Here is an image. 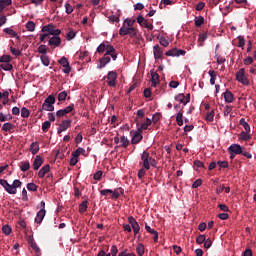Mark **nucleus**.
Segmentation results:
<instances>
[{
	"mask_svg": "<svg viewBox=\"0 0 256 256\" xmlns=\"http://www.w3.org/2000/svg\"><path fill=\"white\" fill-rule=\"evenodd\" d=\"M43 165V157L37 155L33 161L32 167L34 171H39V168Z\"/></svg>",
	"mask_w": 256,
	"mask_h": 256,
	"instance_id": "nucleus-13",
	"label": "nucleus"
},
{
	"mask_svg": "<svg viewBox=\"0 0 256 256\" xmlns=\"http://www.w3.org/2000/svg\"><path fill=\"white\" fill-rule=\"evenodd\" d=\"M106 80V83L109 87H116L117 86V72L110 71L108 72L107 76L104 77Z\"/></svg>",
	"mask_w": 256,
	"mask_h": 256,
	"instance_id": "nucleus-4",
	"label": "nucleus"
},
{
	"mask_svg": "<svg viewBox=\"0 0 256 256\" xmlns=\"http://www.w3.org/2000/svg\"><path fill=\"white\" fill-rule=\"evenodd\" d=\"M120 143L121 147H124V149H127V147H129V139L125 136L120 137Z\"/></svg>",
	"mask_w": 256,
	"mask_h": 256,
	"instance_id": "nucleus-33",
	"label": "nucleus"
},
{
	"mask_svg": "<svg viewBox=\"0 0 256 256\" xmlns=\"http://www.w3.org/2000/svg\"><path fill=\"white\" fill-rule=\"evenodd\" d=\"M26 29H27V31H30V32L35 31V22H33V21L27 22Z\"/></svg>",
	"mask_w": 256,
	"mask_h": 256,
	"instance_id": "nucleus-42",
	"label": "nucleus"
},
{
	"mask_svg": "<svg viewBox=\"0 0 256 256\" xmlns=\"http://www.w3.org/2000/svg\"><path fill=\"white\" fill-rule=\"evenodd\" d=\"M23 185V182L21 180H14L13 184L10 185V188L8 189L9 195H17V189L18 187H21Z\"/></svg>",
	"mask_w": 256,
	"mask_h": 256,
	"instance_id": "nucleus-10",
	"label": "nucleus"
},
{
	"mask_svg": "<svg viewBox=\"0 0 256 256\" xmlns=\"http://www.w3.org/2000/svg\"><path fill=\"white\" fill-rule=\"evenodd\" d=\"M13 119V116L11 114H4L3 112H0V121L1 123H5V121H11Z\"/></svg>",
	"mask_w": 256,
	"mask_h": 256,
	"instance_id": "nucleus-26",
	"label": "nucleus"
},
{
	"mask_svg": "<svg viewBox=\"0 0 256 256\" xmlns=\"http://www.w3.org/2000/svg\"><path fill=\"white\" fill-rule=\"evenodd\" d=\"M143 131L139 130L134 132V135L132 137L131 143L132 145H137L138 143H141V141L143 140Z\"/></svg>",
	"mask_w": 256,
	"mask_h": 256,
	"instance_id": "nucleus-11",
	"label": "nucleus"
},
{
	"mask_svg": "<svg viewBox=\"0 0 256 256\" xmlns=\"http://www.w3.org/2000/svg\"><path fill=\"white\" fill-rule=\"evenodd\" d=\"M128 222L129 225H131L134 235H137L139 233V231H141V227L139 226V223L137 222V220H135L133 218V216H129L128 217Z\"/></svg>",
	"mask_w": 256,
	"mask_h": 256,
	"instance_id": "nucleus-9",
	"label": "nucleus"
},
{
	"mask_svg": "<svg viewBox=\"0 0 256 256\" xmlns=\"http://www.w3.org/2000/svg\"><path fill=\"white\" fill-rule=\"evenodd\" d=\"M159 43L162 47H169V40L163 36L159 38Z\"/></svg>",
	"mask_w": 256,
	"mask_h": 256,
	"instance_id": "nucleus-44",
	"label": "nucleus"
},
{
	"mask_svg": "<svg viewBox=\"0 0 256 256\" xmlns=\"http://www.w3.org/2000/svg\"><path fill=\"white\" fill-rule=\"evenodd\" d=\"M12 129H15V125L9 122L4 123L2 126V131L9 132L12 131Z\"/></svg>",
	"mask_w": 256,
	"mask_h": 256,
	"instance_id": "nucleus-28",
	"label": "nucleus"
},
{
	"mask_svg": "<svg viewBox=\"0 0 256 256\" xmlns=\"http://www.w3.org/2000/svg\"><path fill=\"white\" fill-rule=\"evenodd\" d=\"M145 175H147V169H145V167L141 168L138 171V179H143V177H145Z\"/></svg>",
	"mask_w": 256,
	"mask_h": 256,
	"instance_id": "nucleus-50",
	"label": "nucleus"
},
{
	"mask_svg": "<svg viewBox=\"0 0 256 256\" xmlns=\"http://www.w3.org/2000/svg\"><path fill=\"white\" fill-rule=\"evenodd\" d=\"M229 153H234L235 155H243V157H246L247 159H253V155L247 151H245V148H243L239 144H232L228 148Z\"/></svg>",
	"mask_w": 256,
	"mask_h": 256,
	"instance_id": "nucleus-1",
	"label": "nucleus"
},
{
	"mask_svg": "<svg viewBox=\"0 0 256 256\" xmlns=\"http://www.w3.org/2000/svg\"><path fill=\"white\" fill-rule=\"evenodd\" d=\"M137 33H139V29L135 27H128L127 24H123L119 30V35H121V37L129 35L131 39H135L137 37Z\"/></svg>",
	"mask_w": 256,
	"mask_h": 256,
	"instance_id": "nucleus-2",
	"label": "nucleus"
},
{
	"mask_svg": "<svg viewBox=\"0 0 256 256\" xmlns=\"http://www.w3.org/2000/svg\"><path fill=\"white\" fill-rule=\"evenodd\" d=\"M136 251L139 256L145 255V246L143 244H138Z\"/></svg>",
	"mask_w": 256,
	"mask_h": 256,
	"instance_id": "nucleus-40",
	"label": "nucleus"
},
{
	"mask_svg": "<svg viewBox=\"0 0 256 256\" xmlns=\"http://www.w3.org/2000/svg\"><path fill=\"white\" fill-rule=\"evenodd\" d=\"M211 245H213V242L211 241V238H206L204 241V247L205 249H211Z\"/></svg>",
	"mask_w": 256,
	"mask_h": 256,
	"instance_id": "nucleus-59",
	"label": "nucleus"
},
{
	"mask_svg": "<svg viewBox=\"0 0 256 256\" xmlns=\"http://www.w3.org/2000/svg\"><path fill=\"white\" fill-rule=\"evenodd\" d=\"M0 63H11V56L10 55L1 56Z\"/></svg>",
	"mask_w": 256,
	"mask_h": 256,
	"instance_id": "nucleus-49",
	"label": "nucleus"
},
{
	"mask_svg": "<svg viewBox=\"0 0 256 256\" xmlns=\"http://www.w3.org/2000/svg\"><path fill=\"white\" fill-rule=\"evenodd\" d=\"M30 153L37 155L39 153V142H32L30 145Z\"/></svg>",
	"mask_w": 256,
	"mask_h": 256,
	"instance_id": "nucleus-18",
	"label": "nucleus"
},
{
	"mask_svg": "<svg viewBox=\"0 0 256 256\" xmlns=\"http://www.w3.org/2000/svg\"><path fill=\"white\" fill-rule=\"evenodd\" d=\"M65 9L67 15H71V13H73V6H71L69 3L65 4Z\"/></svg>",
	"mask_w": 256,
	"mask_h": 256,
	"instance_id": "nucleus-61",
	"label": "nucleus"
},
{
	"mask_svg": "<svg viewBox=\"0 0 256 256\" xmlns=\"http://www.w3.org/2000/svg\"><path fill=\"white\" fill-rule=\"evenodd\" d=\"M214 117H215V111L212 110L211 112H208V113L206 114V121H208L209 123H211V121H213Z\"/></svg>",
	"mask_w": 256,
	"mask_h": 256,
	"instance_id": "nucleus-46",
	"label": "nucleus"
},
{
	"mask_svg": "<svg viewBox=\"0 0 256 256\" xmlns=\"http://www.w3.org/2000/svg\"><path fill=\"white\" fill-rule=\"evenodd\" d=\"M224 99H225L226 103H233V101H234L233 92L227 90L224 93Z\"/></svg>",
	"mask_w": 256,
	"mask_h": 256,
	"instance_id": "nucleus-22",
	"label": "nucleus"
},
{
	"mask_svg": "<svg viewBox=\"0 0 256 256\" xmlns=\"http://www.w3.org/2000/svg\"><path fill=\"white\" fill-rule=\"evenodd\" d=\"M113 193V190L111 189H103L100 191V195L104 196V197H107V195Z\"/></svg>",
	"mask_w": 256,
	"mask_h": 256,
	"instance_id": "nucleus-63",
	"label": "nucleus"
},
{
	"mask_svg": "<svg viewBox=\"0 0 256 256\" xmlns=\"http://www.w3.org/2000/svg\"><path fill=\"white\" fill-rule=\"evenodd\" d=\"M29 115H31V112L29 111V109H27L26 107H23L21 109V117H23V119H27Z\"/></svg>",
	"mask_w": 256,
	"mask_h": 256,
	"instance_id": "nucleus-39",
	"label": "nucleus"
},
{
	"mask_svg": "<svg viewBox=\"0 0 256 256\" xmlns=\"http://www.w3.org/2000/svg\"><path fill=\"white\" fill-rule=\"evenodd\" d=\"M203 185V180L197 179L193 184H192V189H197Z\"/></svg>",
	"mask_w": 256,
	"mask_h": 256,
	"instance_id": "nucleus-52",
	"label": "nucleus"
},
{
	"mask_svg": "<svg viewBox=\"0 0 256 256\" xmlns=\"http://www.w3.org/2000/svg\"><path fill=\"white\" fill-rule=\"evenodd\" d=\"M141 161L144 169L149 171V169H151V166L149 165V162L151 161V154H149L147 150L143 151V153L141 154Z\"/></svg>",
	"mask_w": 256,
	"mask_h": 256,
	"instance_id": "nucleus-5",
	"label": "nucleus"
},
{
	"mask_svg": "<svg viewBox=\"0 0 256 256\" xmlns=\"http://www.w3.org/2000/svg\"><path fill=\"white\" fill-rule=\"evenodd\" d=\"M151 123H153V121L149 118H146V122L142 123L138 129L140 131H145L147 130V127L151 126Z\"/></svg>",
	"mask_w": 256,
	"mask_h": 256,
	"instance_id": "nucleus-27",
	"label": "nucleus"
},
{
	"mask_svg": "<svg viewBox=\"0 0 256 256\" xmlns=\"http://www.w3.org/2000/svg\"><path fill=\"white\" fill-rule=\"evenodd\" d=\"M88 201L87 200H85V201H83L80 205H79V213H86V211H87V205H88Z\"/></svg>",
	"mask_w": 256,
	"mask_h": 256,
	"instance_id": "nucleus-35",
	"label": "nucleus"
},
{
	"mask_svg": "<svg viewBox=\"0 0 256 256\" xmlns=\"http://www.w3.org/2000/svg\"><path fill=\"white\" fill-rule=\"evenodd\" d=\"M83 153H85V149L80 147L77 150L72 152V157H80L81 155H83Z\"/></svg>",
	"mask_w": 256,
	"mask_h": 256,
	"instance_id": "nucleus-38",
	"label": "nucleus"
},
{
	"mask_svg": "<svg viewBox=\"0 0 256 256\" xmlns=\"http://www.w3.org/2000/svg\"><path fill=\"white\" fill-rule=\"evenodd\" d=\"M112 53H115V48L112 45L106 44L105 55H111Z\"/></svg>",
	"mask_w": 256,
	"mask_h": 256,
	"instance_id": "nucleus-48",
	"label": "nucleus"
},
{
	"mask_svg": "<svg viewBox=\"0 0 256 256\" xmlns=\"http://www.w3.org/2000/svg\"><path fill=\"white\" fill-rule=\"evenodd\" d=\"M11 231V226L7 224L2 227V232L4 233V235H11Z\"/></svg>",
	"mask_w": 256,
	"mask_h": 256,
	"instance_id": "nucleus-45",
	"label": "nucleus"
},
{
	"mask_svg": "<svg viewBox=\"0 0 256 256\" xmlns=\"http://www.w3.org/2000/svg\"><path fill=\"white\" fill-rule=\"evenodd\" d=\"M176 122L179 127H183V112L180 111L176 114Z\"/></svg>",
	"mask_w": 256,
	"mask_h": 256,
	"instance_id": "nucleus-29",
	"label": "nucleus"
},
{
	"mask_svg": "<svg viewBox=\"0 0 256 256\" xmlns=\"http://www.w3.org/2000/svg\"><path fill=\"white\" fill-rule=\"evenodd\" d=\"M48 44L50 47H59L61 45V37L53 36L49 39Z\"/></svg>",
	"mask_w": 256,
	"mask_h": 256,
	"instance_id": "nucleus-15",
	"label": "nucleus"
},
{
	"mask_svg": "<svg viewBox=\"0 0 256 256\" xmlns=\"http://www.w3.org/2000/svg\"><path fill=\"white\" fill-rule=\"evenodd\" d=\"M208 75H210V85H215V81L217 80V74L215 73V71L210 70L208 72Z\"/></svg>",
	"mask_w": 256,
	"mask_h": 256,
	"instance_id": "nucleus-31",
	"label": "nucleus"
},
{
	"mask_svg": "<svg viewBox=\"0 0 256 256\" xmlns=\"http://www.w3.org/2000/svg\"><path fill=\"white\" fill-rule=\"evenodd\" d=\"M236 80L239 83H242V85H249V79H247V77H245V68L240 69L236 73Z\"/></svg>",
	"mask_w": 256,
	"mask_h": 256,
	"instance_id": "nucleus-6",
	"label": "nucleus"
},
{
	"mask_svg": "<svg viewBox=\"0 0 256 256\" xmlns=\"http://www.w3.org/2000/svg\"><path fill=\"white\" fill-rule=\"evenodd\" d=\"M50 171H51V165L49 164L44 165L38 172L39 179H43V177H45V175H47V173H49Z\"/></svg>",
	"mask_w": 256,
	"mask_h": 256,
	"instance_id": "nucleus-14",
	"label": "nucleus"
},
{
	"mask_svg": "<svg viewBox=\"0 0 256 256\" xmlns=\"http://www.w3.org/2000/svg\"><path fill=\"white\" fill-rule=\"evenodd\" d=\"M46 213L47 211L45 210H40L37 212V215L35 218V223H37V225H41V223H43V219H45Z\"/></svg>",
	"mask_w": 256,
	"mask_h": 256,
	"instance_id": "nucleus-17",
	"label": "nucleus"
},
{
	"mask_svg": "<svg viewBox=\"0 0 256 256\" xmlns=\"http://www.w3.org/2000/svg\"><path fill=\"white\" fill-rule=\"evenodd\" d=\"M207 238L205 237V235L200 234L197 238H196V243H198V245H203V243H205V240Z\"/></svg>",
	"mask_w": 256,
	"mask_h": 256,
	"instance_id": "nucleus-47",
	"label": "nucleus"
},
{
	"mask_svg": "<svg viewBox=\"0 0 256 256\" xmlns=\"http://www.w3.org/2000/svg\"><path fill=\"white\" fill-rule=\"evenodd\" d=\"M239 141H249L251 140V136L249 134V132H245L242 131L239 135H238Z\"/></svg>",
	"mask_w": 256,
	"mask_h": 256,
	"instance_id": "nucleus-21",
	"label": "nucleus"
},
{
	"mask_svg": "<svg viewBox=\"0 0 256 256\" xmlns=\"http://www.w3.org/2000/svg\"><path fill=\"white\" fill-rule=\"evenodd\" d=\"M186 54L187 51L177 48H173L165 53L166 57H181V55L184 56Z\"/></svg>",
	"mask_w": 256,
	"mask_h": 256,
	"instance_id": "nucleus-7",
	"label": "nucleus"
},
{
	"mask_svg": "<svg viewBox=\"0 0 256 256\" xmlns=\"http://www.w3.org/2000/svg\"><path fill=\"white\" fill-rule=\"evenodd\" d=\"M107 44L102 43L97 47V53H105Z\"/></svg>",
	"mask_w": 256,
	"mask_h": 256,
	"instance_id": "nucleus-54",
	"label": "nucleus"
},
{
	"mask_svg": "<svg viewBox=\"0 0 256 256\" xmlns=\"http://www.w3.org/2000/svg\"><path fill=\"white\" fill-rule=\"evenodd\" d=\"M55 96L49 95L41 106L42 111H55Z\"/></svg>",
	"mask_w": 256,
	"mask_h": 256,
	"instance_id": "nucleus-3",
	"label": "nucleus"
},
{
	"mask_svg": "<svg viewBox=\"0 0 256 256\" xmlns=\"http://www.w3.org/2000/svg\"><path fill=\"white\" fill-rule=\"evenodd\" d=\"M79 163V157L77 156H72L70 159V165L71 167H75V164Z\"/></svg>",
	"mask_w": 256,
	"mask_h": 256,
	"instance_id": "nucleus-60",
	"label": "nucleus"
},
{
	"mask_svg": "<svg viewBox=\"0 0 256 256\" xmlns=\"http://www.w3.org/2000/svg\"><path fill=\"white\" fill-rule=\"evenodd\" d=\"M59 127L62 128V131H67L69 127H71V120H63L60 124Z\"/></svg>",
	"mask_w": 256,
	"mask_h": 256,
	"instance_id": "nucleus-24",
	"label": "nucleus"
},
{
	"mask_svg": "<svg viewBox=\"0 0 256 256\" xmlns=\"http://www.w3.org/2000/svg\"><path fill=\"white\" fill-rule=\"evenodd\" d=\"M4 33H7V35H11V37H15L17 41H21V37L17 35V32L13 30L12 28H5Z\"/></svg>",
	"mask_w": 256,
	"mask_h": 256,
	"instance_id": "nucleus-19",
	"label": "nucleus"
},
{
	"mask_svg": "<svg viewBox=\"0 0 256 256\" xmlns=\"http://www.w3.org/2000/svg\"><path fill=\"white\" fill-rule=\"evenodd\" d=\"M174 99L178 101V103H182L183 105H185V94L179 93L174 97Z\"/></svg>",
	"mask_w": 256,
	"mask_h": 256,
	"instance_id": "nucleus-37",
	"label": "nucleus"
},
{
	"mask_svg": "<svg viewBox=\"0 0 256 256\" xmlns=\"http://www.w3.org/2000/svg\"><path fill=\"white\" fill-rule=\"evenodd\" d=\"M194 23H195L196 27H201V25H203V23H205V18H203V16L195 17Z\"/></svg>",
	"mask_w": 256,
	"mask_h": 256,
	"instance_id": "nucleus-30",
	"label": "nucleus"
},
{
	"mask_svg": "<svg viewBox=\"0 0 256 256\" xmlns=\"http://www.w3.org/2000/svg\"><path fill=\"white\" fill-rule=\"evenodd\" d=\"M240 125L245 129L247 133L251 132V126H249V123L245 120V118H241L239 121Z\"/></svg>",
	"mask_w": 256,
	"mask_h": 256,
	"instance_id": "nucleus-25",
	"label": "nucleus"
},
{
	"mask_svg": "<svg viewBox=\"0 0 256 256\" xmlns=\"http://www.w3.org/2000/svg\"><path fill=\"white\" fill-rule=\"evenodd\" d=\"M67 99V91L60 92L58 94V101H65Z\"/></svg>",
	"mask_w": 256,
	"mask_h": 256,
	"instance_id": "nucleus-56",
	"label": "nucleus"
},
{
	"mask_svg": "<svg viewBox=\"0 0 256 256\" xmlns=\"http://www.w3.org/2000/svg\"><path fill=\"white\" fill-rule=\"evenodd\" d=\"M118 256H137L135 253H128L127 250H124L118 254Z\"/></svg>",
	"mask_w": 256,
	"mask_h": 256,
	"instance_id": "nucleus-64",
	"label": "nucleus"
},
{
	"mask_svg": "<svg viewBox=\"0 0 256 256\" xmlns=\"http://www.w3.org/2000/svg\"><path fill=\"white\" fill-rule=\"evenodd\" d=\"M53 29H55V26L53 24H48L42 27V33L53 35Z\"/></svg>",
	"mask_w": 256,
	"mask_h": 256,
	"instance_id": "nucleus-20",
	"label": "nucleus"
},
{
	"mask_svg": "<svg viewBox=\"0 0 256 256\" xmlns=\"http://www.w3.org/2000/svg\"><path fill=\"white\" fill-rule=\"evenodd\" d=\"M111 63V57L108 54H105L102 58L99 59V65L97 69H103L105 65Z\"/></svg>",
	"mask_w": 256,
	"mask_h": 256,
	"instance_id": "nucleus-12",
	"label": "nucleus"
},
{
	"mask_svg": "<svg viewBox=\"0 0 256 256\" xmlns=\"http://www.w3.org/2000/svg\"><path fill=\"white\" fill-rule=\"evenodd\" d=\"M151 82H158L160 83V77L157 72H151Z\"/></svg>",
	"mask_w": 256,
	"mask_h": 256,
	"instance_id": "nucleus-43",
	"label": "nucleus"
},
{
	"mask_svg": "<svg viewBox=\"0 0 256 256\" xmlns=\"http://www.w3.org/2000/svg\"><path fill=\"white\" fill-rule=\"evenodd\" d=\"M0 67L3 69V71H11L13 69V65L9 62L2 63Z\"/></svg>",
	"mask_w": 256,
	"mask_h": 256,
	"instance_id": "nucleus-36",
	"label": "nucleus"
},
{
	"mask_svg": "<svg viewBox=\"0 0 256 256\" xmlns=\"http://www.w3.org/2000/svg\"><path fill=\"white\" fill-rule=\"evenodd\" d=\"M38 53L41 55H47V46L46 45H40L38 47Z\"/></svg>",
	"mask_w": 256,
	"mask_h": 256,
	"instance_id": "nucleus-51",
	"label": "nucleus"
},
{
	"mask_svg": "<svg viewBox=\"0 0 256 256\" xmlns=\"http://www.w3.org/2000/svg\"><path fill=\"white\" fill-rule=\"evenodd\" d=\"M29 169H31V164L29 163V161L21 162L20 171H22V173H27Z\"/></svg>",
	"mask_w": 256,
	"mask_h": 256,
	"instance_id": "nucleus-23",
	"label": "nucleus"
},
{
	"mask_svg": "<svg viewBox=\"0 0 256 256\" xmlns=\"http://www.w3.org/2000/svg\"><path fill=\"white\" fill-rule=\"evenodd\" d=\"M153 53L155 59H161L163 57V49L158 44L154 45Z\"/></svg>",
	"mask_w": 256,
	"mask_h": 256,
	"instance_id": "nucleus-16",
	"label": "nucleus"
},
{
	"mask_svg": "<svg viewBox=\"0 0 256 256\" xmlns=\"http://www.w3.org/2000/svg\"><path fill=\"white\" fill-rule=\"evenodd\" d=\"M125 24H126V26H128V27H133V26L135 25V19H129V18H127V19L124 21L123 25H125Z\"/></svg>",
	"mask_w": 256,
	"mask_h": 256,
	"instance_id": "nucleus-53",
	"label": "nucleus"
},
{
	"mask_svg": "<svg viewBox=\"0 0 256 256\" xmlns=\"http://www.w3.org/2000/svg\"><path fill=\"white\" fill-rule=\"evenodd\" d=\"M58 63L64 67V69L62 70L63 73H66V75H69L71 73V66L69 65V60L67 59V57L63 56Z\"/></svg>",
	"mask_w": 256,
	"mask_h": 256,
	"instance_id": "nucleus-8",
	"label": "nucleus"
},
{
	"mask_svg": "<svg viewBox=\"0 0 256 256\" xmlns=\"http://www.w3.org/2000/svg\"><path fill=\"white\" fill-rule=\"evenodd\" d=\"M49 129H51V122L50 121H45L44 123H42V131L44 133H47V131H49Z\"/></svg>",
	"mask_w": 256,
	"mask_h": 256,
	"instance_id": "nucleus-41",
	"label": "nucleus"
},
{
	"mask_svg": "<svg viewBox=\"0 0 256 256\" xmlns=\"http://www.w3.org/2000/svg\"><path fill=\"white\" fill-rule=\"evenodd\" d=\"M0 185H1L2 187H4V189H5V191H6L7 193H9V189H11V184H9V182H7V180H5V179H0Z\"/></svg>",
	"mask_w": 256,
	"mask_h": 256,
	"instance_id": "nucleus-32",
	"label": "nucleus"
},
{
	"mask_svg": "<svg viewBox=\"0 0 256 256\" xmlns=\"http://www.w3.org/2000/svg\"><path fill=\"white\" fill-rule=\"evenodd\" d=\"M77 35V33H75L73 30H70L68 33H67V39L68 41H71L72 39H75V36Z\"/></svg>",
	"mask_w": 256,
	"mask_h": 256,
	"instance_id": "nucleus-62",
	"label": "nucleus"
},
{
	"mask_svg": "<svg viewBox=\"0 0 256 256\" xmlns=\"http://www.w3.org/2000/svg\"><path fill=\"white\" fill-rule=\"evenodd\" d=\"M238 47H245V38L243 36H238Z\"/></svg>",
	"mask_w": 256,
	"mask_h": 256,
	"instance_id": "nucleus-58",
	"label": "nucleus"
},
{
	"mask_svg": "<svg viewBox=\"0 0 256 256\" xmlns=\"http://www.w3.org/2000/svg\"><path fill=\"white\" fill-rule=\"evenodd\" d=\"M37 188H38V186L35 183H28L27 184L28 191L35 192V191H37Z\"/></svg>",
	"mask_w": 256,
	"mask_h": 256,
	"instance_id": "nucleus-55",
	"label": "nucleus"
},
{
	"mask_svg": "<svg viewBox=\"0 0 256 256\" xmlns=\"http://www.w3.org/2000/svg\"><path fill=\"white\" fill-rule=\"evenodd\" d=\"M41 59V63L45 66V67H49L50 61H49V56H47V54L41 55L40 56Z\"/></svg>",
	"mask_w": 256,
	"mask_h": 256,
	"instance_id": "nucleus-34",
	"label": "nucleus"
},
{
	"mask_svg": "<svg viewBox=\"0 0 256 256\" xmlns=\"http://www.w3.org/2000/svg\"><path fill=\"white\" fill-rule=\"evenodd\" d=\"M160 119H161V113H155L153 115L152 122L154 124H157V123H159Z\"/></svg>",
	"mask_w": 256,
	"mask_h": 256,
	"instance_id": "nucleus-57",
	"label": "nucleus"
}]
</instances>
